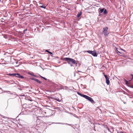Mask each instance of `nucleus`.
<instances>
[{"label": "nucleus", "mask_w": 133, "mask_h": 133, "mask_svg": "<svg viewBox=\"0 0 133 133\" xmlns=\"http://www.w3.org/2000/svg\"><path fill=\"white\" fill-rule=\"evenodd\" d=\"M100 11H99V13H101L103 12L104 11V8H103L102 9H100Z\"/></svg>", "instance_id": "obj_9"}, {"label": "nucleus", "mask_w": 133, "mask_h": 133, "mask_svg": "<svg viewBox=\"0 0 133 133\" xmlns=\"http://www.w3.org/2000/svg\"><path fill=\"white\" fill-rule=\"evenodd\" d=\"M104 31L103 33L104 34V36H108L109 33L107 32V31L108 29V28L107 27H105L103 28Z\"/></svg>", "instance_id": "obj_4"}, {"label": "nucleus", "mask_w": 133, "mask_h": 133, "mask_svg": "<svg viewBox=\"0 0 133 133\" xmlns=\"http://www.w3.org/2000/svg\"><path fill=\"white\" fill-rule=\"evenodd\" d=\"M68 57H65V58H61V59L63 61H68L67 59H66L68 58Z\"/></svg>", "instance_id": "obj_10"}, {"label": "nucleus", "mask_w": 133, "mask_h": 133, "mask_svg": "<svg viewBox=\"0 0 133 133\" xmlns=\"http://www.w3.org/2000/svg\"><path fill=\"white\" fill-rule=\"evenodd\" d=\"M131 75L132 76V79H133V75H132V74H131Z\"/></svg>", "instance_id": "obj_25"}, {"label": "nucleus", "mask_w": 133, "mask_h": 133, "mask_svg": "<svg viewBox=\"0 0 133 133\" xmlns=\"http://www.w3.org/2000/svg\"><path fill=\"white\" fill-rule=\"evenodd\" d=\"M100 15V14H99V16Z\"/></svg>", "instance_id": "obj_33"}, {"label": "nucleus", "mask_w": 133, "mask_h": 133, "mask_svg": "<svg viewBox=\"0 0 133 133\" xmlns=\"http://www.w3.org/2000/svg\"><path fill=\"white\" fill-rule=\"evenodd\" d=\"M0 89H2V88H0Z\"/></svg>", "instance_id": "obj_34"}, {"label": "nucleus", "mask_w": 133, "mask_h": 133, "mask_svg": "<svg viewBox=\"0 0 133 133\" xmlns=\"http://www.w3.org/2000/svg\"><path fill=\"white\" fill-rule=\"evenodd\" d=\"M117 53H120V54L121 53V52H120L119 51H117Z\"/></svg>", "instance_id": "obj_23"}, {"label": "nucleus", "mask_w": 133, "mask_h": 133, "mask_svg": "<svg viewBox=\"0 0 133 133\" xmlns=\"http://www.w3.org/2000/svg\"><path fill=\"white\" fill-rule=\"evenodd\" d=\"M77 94L79 95L82 96L83 97V95H84L78 92H77Z\"/></svg>", "instance_id": "obj_14"}, {"label": "nucleus", "mask_w": 133, "mask_h": 133, "mask_svg": "<svg viewBox=\"0 0 133 133\" xmlns=\"http://www.w3.org/2000/svg\"><path fill=\"white\" fill-rule=\"evenodd\" d=\"M126 83H127L128 82V81H126Z\"/></svg>", "instance_id": "obj_28"}, {"label": "nucleus", "mask_w": 133, "mask_h": 133, "mask_svg": "<svg viewBox=\"0 0 133 133\" xmlns=\"http://www.w3.org/2000/svg\"><path fill=\"white\" fill-rule=\"evenodd\" d=\"M64 89V87H63V88H61V89Z\"/></svg>", "instance_id": "obj_27"}, {"label": "nucleus", "mask_w": 133, "mask_h": 133, "mask_svg": "<svg viewBox=\"0 0 133 133\" xmlns=\"http://www.w3.org/2000/svg\"><path fill=\"white\" fill-rule=\"evenodd\" d=\"M88 53L91 54L94 57H97V55L96 50H94L93 51L91 50H89L86 51Z\"/></svg>", "instance_id": "obj_3"}, {"label": "nucleus", "mask_w": 133, "mask_h": 133, "mask_svg": "<svg viewBox=\"0 0 133 133\" xmlns=\"http://www.w3.org/2000/svg\"><path fill=\"white\" fill-rule=\"evenodd\" d=\"M30 75H31V76H33V75H32V74H31V73H29Z\"/></svg>", "instance_id": "obj_24"}, {"label": "nucleus", "mask_w": 133, "mask_h": 133, "mask_svg": "<svg viewBox=\"0 0 133 133\" xmlns=\"http://www.w3.org/2000/svg\"><path fill=\"white\" fill-rule=\"evenodd\" d=\"M39 7L41 8H43L44 9H45L46 8V6L43 5H40L39 6Z\"/></svg>", "instance_id": "obj_13"}, {"label": "nucleus", "mask_w": 133, "mask_h": 133, "mask_svg": "<svg viewBox=\"0 0 133 133\" xmlns=\"http://www.w3.org/2000/svg\"><path fill=\"white\" fill-rule=\"evenodd\" d=\"M70 66H73V65H72V64H70Z\"/></svg>", "instance_id": "obj_26"}, {"label": "nucleus", "mask_w": 133, "mask_h": 133, "mask_svg": "<svg viewBox=\"0 0 133 133\" xmlns=\"http://www.w3.org/2000/svg\"><path fill=\"white\" fill-rule=\"evenodd\" d=\"M8 91V92H10L9 91Z\"/></svg>", "instance_id": "obj_32"}, {"label": "nucleus", "mask_w": 133, "mask_h": 133, "mask_svg": "<svg viewBox=\"0 0 133 133\" xmlns=\"http://www.w3.org/2000/svg\"><path fill=\"white\" fill-rule=\"evenodd\" d=\"M78 71V72H81V71Z\"/></svg>", "instance_id": "obj_29"}, {"label": "nucleus", "mask_w": 133, "mask_h": 133, "mask_svg": "<svg viewBox=\"0 0 133 133\" xmlns=\"http://www.w3.org/2000/svg\"><path fill=\"white\" fill-rule=\"evenodd\" d=\"M46 52H48V53H49V54H52V53H51V52H50V51H48V50H46Z\"/></svg>", "instance_id": "obj_17"}, {"label": "nucleus", "mask_w": 133, "mask_h": 133, "mask_svg": "<svg viewBox=\"0 0 133 133\" xmlns=\"http://www.w3.org/2000/svg\"><path fill=\"white\" fill-rule=\"evenodd\" d=\"M54 99L58 102H60L61 101V100L58 98H54Z\"/></svg>", "instance_id": "obj_15"}, {"label": "nucleus", "mask_w": 133, "mask_h": 133, "mask_svg": "<svg viewBox=\"0 0 133 133\" xmlns=\"http://www.w3.org/2000/svg\"><path fill=\"white\" fill-rule=\"evenodd\" d=\"M85 87H84L83 88V89H85Z\"/></svg>", "instance_id": "obj_30"}, {"label": "nucleus", "mask_w": 133, "mask_h": 133, "mask_svg": "<svg viewBox=\"0 0 133 133\" xmlns=\"http://www.w3.org/2000/svg\"><path fill=\"white\" fill-rule=\"evenodd\" d=\"M104 76L105 78V79H107V78H108V77L107 75H104Z\"/></svg>", "instance_id": "obj_19"}, {"label": "nucleus", "mask_w": 133, "mask_h": 133, "mask_svg": "<svg viewBox=\"0 0 133 133\" xmlns=\"http://www.w3.org/2000/svg\"><path fill=\"white\" fill-rule=\"evenodd\" d=\"M66 59H67L68 61H67V63L69 64H70V62H71L73 64H75L76 63V61L73 59L68 58Z\"/></svg>", "instance_id": "obj_1"}, {"label": "nucleus", "mask_w": 133, "mask_h": 133, "mask_svg": "<svg viewBox=\"0 0 133 133\" xmlns=\"http://www.w3.org/2000/svg\"><path fill=\"white\" fill-rule=\"evenodd\" d=\"M56 123L62 124H64V123Z\"/></svg>", "instance_id": "obj_20"}, {"label": "nucleus", "mask_w": 133, "mask_h": 133, "mask_svg": "<svg viewBox=\"0 0 133 133\" xmlns=\"http://www.w3.org/2000/svg\"><path fill=\"white\" fill-rule=\"evenodd\" d=\"M27 30V29H25V30H24L23 31V33H22L20 31L19 32V34H21L22 35H23L25 33V31H26Z\"/></svg>", "instance_id": "obj_8"}, {"label": "nucleus", "mask_w": 133, "mask_h": 133, "mask_svg": "<svg viewBox=\"0 0 133 133\" xmlns=\"http://www.w3.org/2000/svg\"><path fill=\"white\" fill-rule=\"evenodd\" d=\"M32 79L34 80L39 84H41V82L37 79L35 78H32Z\"/></svg>", "instance_id": "obj_6"}, {"label": "nucleus", "mask_w": 133, "mask_h": 133, "mask_svg": "<svg viewBox=\"0 0 133 133\" xmlns=\"http://www.w3.org/2000/svg\"><path fill=\"white\" fill-rule=\"evenodd\" d=\"M67 87H64V89H66L67 88Z\"/></svg>", "instance_id": "obj_21"}, {"label": "nucleus", "mask_w": 133, "mask_h": 133, "mask_svg": "<svg viewBox=\"0 0 133 133\" xmlns=\"http://www.w3.org/2000/svg\"><path fill=\"white\" fill-rule=\"evenodd\" d=\"M42 78L44 79L45 80H46L47 79L46 78H45L44 77H43L42 76H40Z\"/></svg>", "instance_id": "obj_18"}, {"label": "nucleus", "mask_w": 133, "mask_h": 133, "mask_svg": "<svg viewBox=\"0 0 133 133\" xmlns=\"http://www.w3.org/2000/svg\"><path fill=\"white\" fill-rule=\"evenodd\" d=\"M45 113H46V112H45Z\"/></svg>", "instance_id": "obj_35"}, {"label": "nucleus", "mask_w": 133, "mask_h": 133, "mask_svg": "<svg viewBox=\"0 0 133 133\" xmlns=\"http://www.w3.org/2000/svg\"><path fill=\"white\" fill-rule=\"evenodd\" d=\"M103 12V13L105 14H107V12L106 9L104 10Z\"/></svg>", "instance_id": "obj_16"}, {"label": "nucleus", "mask_w": 133, "mask_h": 133, "mask_svg": "<svg viewBox=\"0 0 133 133\" xmlns=\"http://www.w3.org/2000/svg\"><path fill=\"white\" fill-rule=\"evenodd\" d=\"M130 87L133 88V85H131V86H130Z\"/></svg>", "instance_id": "obj_22"}, {"label": "nucleus", "mask_w": 133, "mask_h": 133, "mask_svg": "<svg viewBox=\"0 0 133 133\" xmlns=\"http://www.w3.org/2000/svg\"><path fill=\"white\" fill-rule=\"evenodd\" d=\"M83 97L85 98L86 99L90 101L91 103H95L92 98L86 95H83Z\"/></svg>", "instance_id": "obj_2"}, {"label": "nucleus", "mask_w": 133, "mask_h": 133, "mask_svg": "<svg viewBox=\"0 0 133 133\" xmlns=\"http://www.w3.org/2000/svg\"><path fill=\"white\" fill-rule=\"evenodd\" d=\"M82 14V12H79V13H78L77 14V17H79Z\"/></svg>", "instance_id": "obj_12"}, {"label": "nucleus", "mask_w": 133, "mask_h": 133, "mask_svg": "<svg viewBox=\"0 0 133 133\" xmlns=\"http://www.w3.org/2000/svg\"><path fill=\"white\" fill-rule=\"evenodd\" d=\"M15 77L22 79L24 78L23 76H21L18 73H15Z\"/></svg>", "instance_id": "obj_5"}, {"label": "nucleus", "mask_w": 133, "mask_h": 133, "mask_svg": "<svg viewBox=\"0 0 133 133\" xmlns=\"http://www.w3.org/2000/svg\"><path fill=\"white\" fill-rule=\"evenodd\" d=\"M106 82L107 85H108L109 84L110 81H109V77L107 79H106Z\"/></svg>", "instance_id": "obj_7"}, {"label": "nucleus", "mask_w": 133, "mask_h": 133, "mask_svg": "<svg viewBox=\"0 0 133 133\" xmlns=\"http://www.w3.org/2000/svg\"><path fill=\"white\" fill-rule=\"evenodd\" d=\"M15 73L12 74H8V75H9V76H11L12 77L15 76Z\"/></svg>", "instance_id": "obj_11"}, {"label": "nucleus", "mask_w": 133, "mask_h": 133, "mask_svg": "<svg viewBox=\"0 0 133 133\" xmlns=\"http://www.w3.org/2000/svg\"><path fill=\"white\" fill-rule=\"evenodd\" d=\"M18 66H18H15L16 67H17V66Z\"/></svg>", "instance_id": "obj_31"}]
</instances>
